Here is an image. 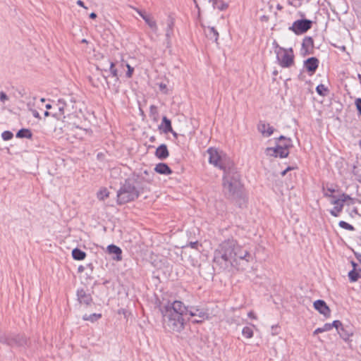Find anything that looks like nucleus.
I'll return each instance as SVG.
<instances>
[{"label": "nucleus", "mask_w": 361, "mask_h": 361, "mask_svg": "<svg viewBox=\"0 0 361 361\" xmlns=\"http://www.w3.org/2000/svg\"><path fill=\"white\" fill-rule=\"evenodd\" d=\"M242 334L247 338H250L253 336V331L249 326H245L243 329Z\"/></svg>", "instance_id": "4c0bfd02"}, {"label": "nucleus", "mask_w": 361, "mask_h": 361, "mask_svg": "<svg viewBox=\"0 0 361 361\" xmlns=\"http://www.w3.org/2000/svg\"><path fill=\"white\" fill-rule=\"evenodd\" d=\"M191 248H193V249H197V247L199 245V243L198 241H195V242H190L188 245Z\"/></svg>", "instance_id": "8fccbe9b"}, {"label": "nucleus", "mask_w": 361, "mask_h": 361, "mask_svg": "<svg viewBox=\"0 0 361 361\" xmlns=\"http://www.w3.org/2000/svg\"><path fill=\"white\" fill-rule=\"evenodd\" d=\"M109 71H110L111 74L112 75V76L115 78V81L118 82V71L115 68V64L113 62H110Z\"/></svg>", "instance_id": "e433bc0d"}, {"label": "nucleus", "mask_w": 361, "mask_h": 361, "mask_svg": "<svg viewBox=\"0 0 361 361\" xmlns=\"http://www.w3.org/2000/svg\"><path fill=\"white\" fill-rule=\"evenodd\" d=\"M188 314H189L190 317H200V319H195L193 321L194 323L197 324L202 323L203 321L210 319L207 310L201 308L198 306L188 307Z\"/></svg>", "instance_id": "9d476101"}, {"label": "nucleus", "mask_w": 361, "mask_h": 361, "mask_svg": "<svg viewBox=\"0 0 361 361\" xmlns=\"http://www.w3.org/2000/svg\"><path fill=\"white\" fill-rule=\"evenodd\" d=\"M360 272H361V269L358 270L353 269L348 273V277L350 282H355L360 278Z\"/></svg>", "instance_id": "c85d7f7f"}, {"label": "nucleus", "mask_w": 361, "mask_h": 361, "mask_svg": "<svg viewBox=\"0 0 361 361\" xmlns=\"http://www.w3.org/2000/svg\"><path fill=\"white\" fill-rule=\"evenodd\" d=\"M316 91L317 92V94L320 96H326L327 94L329 93V90L328 89V87H326L323 84H319L316 87Z\"/></svg>", "instance_id": "c756f323"}, {"label": "nucleus", "mask_w": 361, "mask_h": 361, "mask_svg": "<svg viewBox=\"0 0 361 361\" xmlns=\"http://www.w3.org/2000/svg\"><path fill=\"white\" fill-rule=\"evenodd\" d=\"M277 140L280 142L278 145H286V149L288 150L289 148L293 147L292 140L290 138H287L283 135H281Z\"/></svg>", "instance_id": "cd10ccee"}, {"label": "nucleus", "mask_w": 361, "mask_h": 361, "mask_svg": "<svg viewBox=\"0 0 361 361\" xmlns=\"http://www.w3.org/2000/svg\"><path fill=\"white\" fill-rule=\"evenodd\" d=\"M338 325H341V321L339 320H334L331 324L330 323H326L323 326V331H328L332 329L333 327L336 329V327L338 326Z\"/></svg>", "instance_id": "473e14b6"}, {"label": "nucleus", "mask_w": 361, "mask_h": 361, "mask_svg": "<svg viewBox=\"0 0 361 361\" xmlns=\"http://www.w3.org/2000/svg\"><path fill=\"white\" fill-rule=\"evenodd\" d=\"M266 152L267 155L280 157V158H286L289 154V151L286 149V145H276L275 147H267L266 149Z\"/></svg>", "instance_id": "9b49d317"}, {"label": "nucleus", "mask_w": 361, "mask_h": 361, "mask_svg": "<svg viewBox=\"0 0 361 361\" xmlns=\"http://www.w3.org/2000/svg\"><path fill=\"white\" fill-rule=\"evenodd\" d=\"M215 4L216 5V8L220 11L226 10L228 8V4L223 1L216 0Z\"/></svg>", "instance_id": "a19ab883"}, {"label": "nucleus", "mask_w": 361, "mask_h": 361, "mask_svg": "<svg viewBox=\"0 0 361 361\" xmlns=\"http://www.w3.org/2000/svg\"><path fill=\"white\" fill-rule=\"evenodd\" d=\"M358 78H359V80H360V82L361 83V75L360 74H358Z\"/></svg>", "instance_id": "774afa93"}, {"label": "nucleus", "mask_w": 361, "mask_h": 361, "mask_svg": "<svg viewBox=\"0 0 361 361\" xmlns=\"http://www.w3.org/2000/svg\"><path fill=\"white\" fill-rule=\"evenodd\" d=\"M0 343L10 347L25 348L29 345V338L23 334L0 333Z\"/></svg>", "instance_id": "423d86ee"}, {"label": "nucleus", "mask_w": 361, "mask_h": 361, "mask_svg": "<svg viewBox=\"0 0 361 361\" xmlns=\"http://www.w3.org/2000/svg\"><path fill=\"white\" fill-rule=\"evenodd\" d=\"M248 317L250 318H252V319H256V317H255L254 312H250L248 313Z\"/></svg>", "instance_id": "bf43d9fd"}, {"label": "nucleus", "mask_w": 361, "mask_h": 361, "mask_svg": "<svg viewBox=\"0 0 361 361\" xmlns=\"http://www.w3.org/2000/svg\"><path fill=\"white\" fill-rule=\"evenodd\" d=\"M137 12L149 27L156 32L157 30V25L154 18L149 15H147L145 11H138Z\"/></svg>", "instance_id": "a211bd4d"}, {"label": "nucleus", "mask_w": 361, "mask_h": 361, "mask_svg": "<svg viewBox=\"0 0 361 361\" xmlns=\"http://www.w3.org/2000/svg\"><path fill=\"white\" fill-rule=\"evenodd\" d=\"M52 114H53V111H44V116H46V117L49 116H52Z\"/></svg>", "instance_id": "4d7b16f0"}, {"label": "nucleus", "mask_w": 361, "mask_h": 361, "mask_svg": "<svg viewBox=\"0 0 361 361\" xmlns=\"http://www.w3.org/2000/svg\"><path fill=\"white\" fill-rule=\"evenodd\" d=\"M126 66L128 68V71L126 72V77L130 78L132 77L133 73L134 71V68L131 67L129 64H126Z\"/></svg>", "instance_id": "37998d69"}, {"label": "nucleus", "mask_w": 361, "mask_h": 361, "mask_svg": "<svg viewBox=\"0 0 361 361\" xmlns=\"http://www.w3.org/2000/svg\"><path fill=\"white\" fill-rule=\"evenodd\" d=\"M322 332H324L323 331V328L322 327H320V328H317L314 330V331L313 332V335H317L319 333H322Z\"/></svg>", "instance_id": "603ef678"}, {"label": "nucleus", "mask_w": 361, "mask_h": 361, "mask_svg": "<svg viewBox=\"0 0 361 361\" xmlns=\"http://www.w3.org/2000/svg\"><path fill=\"white\" fill-rule=\"evenodd\" d=\"M348 200H351V197L348 195L343 193L341 195V198L333 200L331 202V204H338L339 203L343 204Z\"/></svg>", "instance_id": "c9c22d12"}, {"label": "nucleus", "mask_w": 361, "mask_h": 361, "mask_svg": "<svg viewBox=\"0 0 361 361\" xmlns=\"http://www.w3.org/2000/svg\"><path fill=\"white\" fill-rule=\"evenodd\" d=\"M86 267H87L88 269H90L91 271H92V270H93V269H94V266H93V264H92V263H89V264H87L86 265Z\"/></svg>", "instance_id": "052dcab7"}, {"label": "nucleus", "mask_w": 361, "mask_h": 361, "mask_svg": "<svg viewBox=\"0 0 361 361\" xmlns=\"http://www.w3.org/2000/svg\"><path fill=\"white\" fill-rule=\"evenodd\" d=\"M238 259L248 263L253 260V256L233 238L222 241L214 252L213 262L222 269H227L229 264H233Z\"/></svg>", "instance_id": "f257e3e1"}, {"label": "nucleus", "mask_w": 361, "mask_h": 361, "mask_svg": "<svg viewBox=\"0 0 361 361\" xmlns=\"http://www.w3.org/2000/svg\"><path fill=\"white\" fill-rule=\"evenodd\" d=\"M257 129L264 137L271 136L274 131V128L272 126L262 121H260L258 124Z\"/></svg>", "instance_id": "f3484780"}, {"label": "nucleus", "mask_w": 361, "mask_h": 361, "mask_svg": "<svg viewBox=\"0 0 361 361\" xmlns=\"http://www.w3.org/2000/svg\"><path fill=\"white\" fill-rule=\"evenodd\" d=\"M336 329L340 337L345 341H349L350 338L353 335V328L349 325H343L341 322V325H338Z\"/></svg>", "instance_id": "ddd939ff"}, {"label": "nucleus", "mask_w": 361, "mask_h": 361, "mask_svg": "<svg viewBox=\"0 0 361 361\" xmlns=\"http://www.w3.org/2000/svg\"><path fill=\"white\" fill-rule=\"evenodd\" d=\"M70 106L73 107L71 100H70V103H68L65 99H59L57 102L54 104V111H53L52 116L57 120L65 118L66 114H70Z\"/></svg>", "instance_id": "0eeeda50"}, {"label": "nucleus", "mask_w": 361, "mask_h": 361, "mask_svg": "<svg viewBox=\"0 0 361 361\" xmlns=\"http://www.w3.org/2000/svg\"><path fill=\"white\" fill-rule=\"evenodd\" d=\"M77 4H78V6H82V7H83V8H86V7L85 6V4H84V2H83L82 1H81V0H78V1H77Z\"/></svg>", "instance_id": "5fc2aeb1"}, {"label": "nucleus", "mask_w": 361, "mask_h": 361, "mask_svg": "<svg viewBox=\"0 0 361 361\" xmlns=\"http://www.w3.org/2000/svg\"><path fill=\"white\" fill-rule=\"evenodd\" d=\"M101 317H102L101 314L94 313V314H92L90 315H87V314L83 315L82 319L85 321H90L92 322H96L97 320H98L99 319H100Z\"/></svg>", "instance_id": "2f4dec72"}, {"label": "nucleus", "mask_w": 361, "mask_h": 361, "mask_svg": "<svg viewBox=\"0 0 361 361\" xmlns=\"http://www.w3.org/2000/svg\"><path fill=\"white\" fill-rule=\"evenodd\" d=\"M159 87L160 91L163 92L164 93H166L167 86L166 84L161 82L159 84Z\"/></svg>", "instance_id": "49530a36"}, {"label": "nucleus", "mask_w": 361, "mask_h": 361, "mask_svg": "<svg viewBox=\"0 0 361 361\" xmlns=\"http://www.w3.org/2000/svg\"><path fill=\"white\" fill-rule=\"evenodd\" d=\"M107 250L109 253L114 254L116 255L114 257V259L116 261H120L122 259V250L119 247L115 245H110L107 247Z\"/></svg>", "instance_id": "412c9836"}, {"label": "nucleus", "mask_w": 361, "mask_h": 361, "mask_svg": "<svg viewBox=\"0 0 361 361\" xmlns=\"http://www.w3.org/2000/svg\"><path fill=\"white\" fill-rule=\"evenodd\" d=\"M351 264H352V266L353 267V269H356L357 267V264L355 263V262L352 261L351 262Z\"/></svg>", "instance_id": "0e129e2a"}, {"label": "nucleus", "mask_w": 361, "mask_h": 361, "mask_svg": "<svg viewBox=\"0 0 361 361\" xmlns=\"http://www.w3.org/2000/svg\"><path fill=\"white\" fill-rule=\"evenodd\" d=\"M223 191L226 197L235 202L239 207L245 203L243 185L240 182V174L235 166L224 172Z\"/></svg>", "instance_id": "7ed1b4c3"}, {"label": "nucleus", "mask_w": 361, "mask_h": 361, "mask_svg": "<svg viewBox=\"0 0 361 361\" xmlns=\"http://www.w3.org/2000/svg\"><path fill=\"white\" fill-rule=\"evenodd\" d=\"M355 105L356 106L358 115L361 116V98H357L355 100Z\"/></svg>", "instance_id": "79ce46f5"}, {"label": "nucleus", "mask_w": 361, "mask_h": 361, "mask_svg": "<svg viewBox=\"0 0 361 361\" xmlns=\"http://www.w3.org/2000/svg\"><path fill=\"white\" fill-rule=\"evenodd\" d=\"M355 256L357 260L361 264V253L355 252Z\"/></svg>", "instance_id": "864d4df0"}, {"label": "nucleus", "mask_w": 361, "mask_h": 361, "mask_svg": "<svg viewBox=\"0 0 361 361\" xmlns=\"http://www.w3.org/2000/svg\"><path fill=\"white\" fill-rule=\"evenodd\" d=\"M314 307L321 314H323L325 317L328 318L331 315V310L326 302L323 300H317L314 302Z\"/></svg>", "instance_id": "dca6fc26"}, {"label": "nucleus", "mask_w": 361, "mask_h": 361, "mask_svg": "<svg viewBox=\"0 0 361 361\" xmlns=\"http://www.w3.org/2000/svg\"><path fill=\"white\" fill-rule=\"evenodd\" d=\"M279 326H277V325H273L271 326V334L272 335H277L279 334Z\"/></svg>", "instance_id": "de8ad7c7"}, {"label": "nucleus", "mask_w": 361, "mask_h": 361, "mask_svg": "<svg viewBox=\"0 0 361 361\" xmlns=\"http://www.w3.org/2000/svg\"><path fill=\"white\" fill-rule=\"evenodd\" d=\"M314 51V40L312 37L307 36L302 40L301 52L305 56L313 54Z\"/></svg>", "instance_id": "2eb2a0df"}, {"label": "nucleus", "mask_w": 361, "mask_h": 361, "mask_svg": "<svg viewBox=\"0 0 361 361\" xmlns=\"http://www.w3.org/2000/svg\"><path fill=\"white\" fill-rule=\"evenodd\" d=\"M142 179L135 173L125 179L117 191V204L122 205L137 200L143 192V188L140 186Z\"/></svg>", "instance_id": "20e7f679"}, {"label": "nucleus", "mask_w": 361, "mask_h": 361, "mask_svg": "<svg viewBox=\"0 0 361 361\" xmlns=\"http://www.w3.org/2000/svg\"><path fill=\"white\" fill-rule=\"evenodd\" d=\"M90 18L91 19H95L97 18V14L95 13L92 12L90 14Z\"/></svg>", "instance_id": "13d9d810"}, {"label": "nucleus", "mask_w": 361, "mask_h": 361, "mask_svg": "<svg viewBox=\"0 0 361 361\" xmlns=\"http://www.w3.org/2000/svg\"><path fill=\"white\" fill-rule=\"evenodd\" d=\"M2 139L5 141L10 140L13 138V134L9 130H5L1 134Z\"/></svg>", "instance_id": "ea45409f"}, {"label": "nucleus", "mask_w": 361, "mask_h": 361, "mask_svg": "<svg viewBox=\"0 0 361 361\" xmlns=\"http://www.w3.org/2000/svg\"><path fill=\"white\" fill-rule=\"evenodd\" d=\"M169 133H171L174 137H176V138L178 137V133H176L175 131H173V129H172V131H169Z\"/></svg>", "instance_id": "680f3d73"}, {"label": "nucleus", "mask_w": 361, "mask_h": 361, "mask_svg": "<svg viewBox=\"0 0 361 361\" xmlns=\"http://www.w3.org/2000/svg\"><path fill=\"white\" fill-rule=\"evenodd\" d=\"M45 107L47 109H51L53 108V106L50 104H47Z\"/></svg>", "instance_id": "e2e57ef3"}, {"label": "nucleus", "mask_w": 361, "mask_h": 361, "mask_svg": "<svg viewBox=\"0 0 361 361\" xmlns=\"http://www.w3.org/2000/svg\"><path fill=\"white\" fill-rule=\"evenodd\" d=\"M72 257L75 260H82L85 258L86 253L85 252L76 247L72 250Z\"/></svg>", "instance_id": "393cba45"}, {"label": "nucleus", "mask_w": 361, "mask_h": 361, "mask_svg": "<svg viewBox=\"0 0 361 361\" xmlns=\"http://www.w3.org/2000/svg\"><path fill=\"white\" fill-rule=\"evenodd\" d=\"M338 226L345 230L352 231L355 230V228L353 226H352L351 224H350L344 221H341L338 223Z\"/></svg>", "instance_id": "58836bf2"}, {"label": "nucleus", "mask_w": 361, "mask_h": 361, "mask_svg": "<svg viewBox=\"0 0 361 361\" xmlns=\"http://www.w3.org/2000/svg\"><path fill=\"white\" fill-rule=\"evenodd\" d=\"M276 48H279V45L277 44V42L276 41L274 42V44H273Z\"/></svg>", "instance_id": "69168bd1"}, {"label": "nucleus", "mask_w": 361, "mask_h": 361, "mask_svg": "<svg viewBox=\"0 0 361 361\" xmlns=\"http://www.w3.org/2000/svg\"><path fill=\"white\" fill-rule=\"evenodd\" d=\"M297 169L296 166H288L284 171H283L281 173V175L282 176H284L288 171H292V170H294Z\"/></svg>", "instance_id": "c03bdc74"}, {"label": "nucleus", "mask_w": 361, "mask_h": 361, "mask_svg": "<svg viewBox=\"0 0 361 361\" xmlns=\"http://www.w3.org/2000/svg\"><path fill=\"white\" fill-rule=\"evenodd\" d=\"M207 152L209 154V164L218 167L224 172L235 166L233 161L226 154L218 152L216 149L210 147Z\"/></svg>", "instance_id": "39448f33"}, {"label": "nucleus", "mask_w": 361, "mask_h": 361, "mask_svg": "<svg viewBox=\"0 0 361 361\" xmlns=\"http://www.w3.org/2000/svg\"><path fill=\"white\" fill-rule=\"evenodd\" d=\"M159 311L162 315L163 326L170 332H180L185 328V316L188 314V307L180 300L160 303Z\"/></svg>", "instance_id": "f03ea898"}, {"label": "nucleus", "mask_w": 361, "mask_h": 361, "mask_svg": "<svg viewBox=\"0 0 361 361\" xmlns=\"http://www.w3.org/2000/svg\"><path fill=\"white\" fill-rule=\"evenodd\" d=\"M149 116L154 121H157L159 119L158 109L155 105H151L149 107Z\"/></svg>", "instance_id": "7c9ffc66"}, {"label": "nucleus", "mask_w": 361, "mask_h": 361, "mask_svg": "<svg viewBox=\"0 0 361 361\" xmlns=\"http://www.w3.org/2000/svg\"><path fill=\"white\" fill-rule=\"evenodd\" d=\"M32 137V133L30 130L27 128H22L16 133V137L18 138H28L30 139Z\"/></svg>", "instance_id": "a878e982"}, {"label": "nucleus", "mask_w": 361, "mask_h": 361, "mask_svg": "<svg viewBox=\"0 0 361 361\" xmlns=\"http://www.w3.org/2000/svg\"><path fill=\"white\" fill-rule=\"evenodd\" d=\"M353 173L357 181L361 183V163L357 161L353 166Z\"/></svg>", "instance_id": "bb28decb"}, {"label": "nucleus", "mask_w": 361, "mask_h": 361, "mask_svg": "<svg viewBox=\"0 0 361 361\" xmlns=\"http://www.w3.org/2000/svg\"><path fill=\"white\" fill-rule=\"evenodd\" d=\"M327 191H330V194H329L328 192H324V196L325 197H334V196H333L331 195L333 192H335L334 189H333V188H328Z\"/></svg>", "instance_id": "3c124183"}, {"label": "nucleus", "mask_w": 361, "mask_h": 361, "mask_svg": "<svg viewBox=\"0 0 361 361\" xmlns=\"http://www.w3.org/2000/svg\"><path fill=\"white\" fill-rule=\"evenodd\" d=\"M319 63V59L314 56H312L304 61V68L310 75H312L315 73L317 69L318 68Z\"/></svg>", "instance_id": "f8f14e48"}, {"label": "nucleus", "mask_w": 361, "mask_h": 361, "mask_svg": "<svg viewBox=\"0 0 361 361\" xmlns=\"http://www.w3.org/2000/svg\"><path fill=\"white\" fill-rule=\"evenodd\" d=\"M30 111L32 112V114L35 118H36L37 119H41V116H40L39 112L36 109H30Z\"/></svg>", "instance_id": "09e8293b"}, {"label": "nucleus", "mask_w": 361, "mask_h": 361, "mask_svg": "<svg viewBox=\"0 0 361 361\" xmlns=\"http://www.w3.org/2000/svg\"><path fill=\"white\" fill-rule=\"evenodd\" d=\"M7 100H8L7 94L4 92H0V101L4 102Z\"/></svg>", "instance_id": "a18cd8bd"}, {"label": "nucleus", "mask_w": 361, "mask_h": 361, "mask_svg": "<svg viewBox=\"0 0 361 361\" xmlns=\"http://www.w3.org/2000/svg\"><path fill=\"white\" fill-rule=\"evenodd\" d=\"M174 25L173 19L171 18H169L167 20V27L166 30V37L167 40V43H169V39L171 36L173 35V27Z\"/></svg>", "instance_id": "b1692460"}, {"label": "nucleus", "mask_w": 361, "mask_h": 361, "mask_svg": "<svg viewBox=\"0 0 361 361\" xmlns=\"http://www.w3.org/2000/svg\"><path fill=\"white\" fill-rule=\"evenodd\" d=\"M169 155V152L166 145L161 144L159 145L155 152V156L161 160L166 159Z\"/></svg>", "instance_id": "6ab92c4d"}, {"label": "nucleus", "mask_w": 361, "mask_h": 361, "mask_svg": "<svg viewBox=\"0 0 361 361\" xmlns=\"http://www.w3.org/2000/svg\"><path fill=\"white\" fill-rule=\"evenodd\" d=\"M103 76H104V80H105L107 84H109V82H108V81H107V78H106V76H105V75H103Z\"/></svg>", "instance_id": "338daca9"}, {"label": "nucleus", "mask_w": 361, "mask_h": 361, "mask_svg": "<svg viewBox=\"0 0 361 361\" xmlns=\"http://www.w3.org/2000/svg\"><path fill=\"white\" fill-rule=\"evenodd\" d=\"M77 300L80 305H85V306H89L92 303V295L88 293L83 288L78 289L77 293Z\"/></svg>", "instance_id": "4468645a"}, {"label": "nucleus", "mask_w": 361, "mask_h": 361, "mask_svg": "<svg viewBox=\"0 0 361 361\" xmlns=\"http://www.w3.org/2000/svg\"><path fill=\"white\" fill-rule=\"evenodd\" d=\"M279 51H282L283 54L281 55L279 51L276 52V59L279 64L282 68H289L294 63V54L292 48L286 49L283 47H279Z\"/></svg>", "instance_id": "6e6552de"}, {"label": "nucleus", "mask_w": 361, "mask_h": 361, "mask_svg": "<svg viewBox=\"0 0 361 361\" xmlns=\"http://www.w3.org/2000/svg\"><path fill=\"white\" fill-rule=\"evenodd\" d=\"M335 205L334 209L330 211V214L334 216H338L343 208V204L339 203Z\"/></svg>", "instance_id": "72a5a7b5"}, {"label": "nucleus", "mask_w": 361, "mask_h": 361, "mask_svg": "<svg viewBox=\"0 0 361 361\" xmlns=\"http://www.w3.org/2000/svg\"><path fill=\"white\" fill-rule=\"evenodd\" d=\"M312 26V21L309 19H300L295 20L289 27L295 35H299L307 32Z\"/></svg>", "instance_id": "1a4fd4ad"}, {"label": "nucleus", "mask_w": 361, "mask_h": 361, "mask_svg": "<svg viewBox=\"0 0 361 361\" xmlns=\"http://www.w3.org/2000/svg\"><path fill=\"white\" fill-rule=\"evenodd\" d=\"M159 130L164 133H169L172 131L171 121L166 116H163L161 124L158 127Z\"/></svg>", "instance_id": "aec40b11"}, {"label": "nucleus", "mask_w": 361, "mask_h": 361, "mask_svg": "<svg viewBox=\"0 0 361 361\" xmlns=\"http://www.w3.org/2000/svg\"><path fill=\"white\" fill-rule=\"evenodd\" d=\"M84 270H85V267H83V266H82V265L79 266V267H78V271L79 273H82V272H83V271H84Z\"/></svg>", "instance_id": "6e6d98bb"}, {"label": "nucleus", "mask_w": 361, "mask_h": 361, "mask_svg": "<svg viewBox=\"0 0 361 361\" xmlns=\"http://www.w3.org/2000/svg\"><path fill=\"white\" fill-rule=\"evenodd\" d=\"M109 196V192L106 188H102L97 192V198L99 200H104Z\"/></svg>", "instance_id": "f704fd0d"}, {"label": "nucleus", "mask_w": 361, "mask_h": 361, "mask_svg": "<svg viewBox=\"0 0 361 361\" xmlns=\"http://www.w3.org/2000/svg\"><path fill=\"white\" fill-rule=\"evenodd\" d=\"M207 37L215 42H217L219 39V32L214 27H208L207 30H205Z\"/></svg>", "instance_id": "5701e85b"}, {"label": "nucleus", "mask_w": 361, "mask_h": 361, "mask_svg": "<svg viewBox=\"0 0 361 361\" xmlns=\"http://www.w3.org/2000/svg\"><path fill=\"white\" fill-rule=\"evenodd\" d=\"M154 171L163 175H170L172 173V170L166 163H159L156 165Z\"/></svg>", "instance_id": "4be33fe9"}]
</instances>
